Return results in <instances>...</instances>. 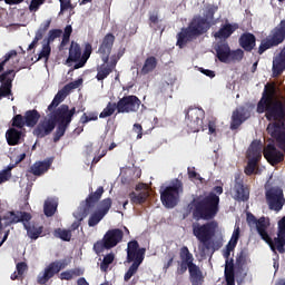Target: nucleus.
Returning a JSON list of instances; mask_svg holds the SVG:
<instances>
[{"instance_id":"nucleus-15","label":"nucleus","mask_w":285,"mask_h":285,"mask_svg":"<svg viewBox=\"0 0 285 285\" xmlns=\"http://www.w3.org/2000/svg\"><path fill=\"white\" fill-rule=\"evenodd\" d=\"M101 195H104V188L101 186L98 187L95 193L89 194V196L86 198L85 207L79 213L78 220L71 224V230L79 229L81 222H83V219L90 215V208H95V204L101 199Z\"/></svg>"},{"instance_id":"nucleus-33","label":"nucleus","mask_w":285,"mask_h":285,"mask_svg":"<svg viewBox=\"0 0 285 285\" xmlns=\"http://www.w3.org/2000/svg\"><path fill=\"white\" fill-rule=\"evenodd\" d=\"M66 97H68V92L65 88H62L55 95L51 104L47 108V111L55 112V110H57V108L59 107V104H61L66 99Z\"/></svg>"},{"instance_id":"nucleus-60","label":"nucleus","mask_w":285,"mask_h":285,"mask_svg":"<svg viewBox=\"0 0 285 285\" xmlns=\"http://www.w3.org/2000/svg\"><path fill=\"white\" fill-rule=\"evenodd\" d=\"M207 128L209 135H215V132H217V122H215V120H209Z\"/></svg>"},{"instance_id":"nucleus-25","label":"nucleus","mask_w":285,"mask_h":285,"mask_svg":"<svg viewBox=\"0 0 285 285\" xmlns=\"http://www.w3.org/2000/svg\"><path fill=\"white\" fill-rule=\"evenodd\" d=\"M52 161H55L53 158H47L42 161H36L28 170L31 175L35 177H41L42 175H46L48 170H50V167L52 166Z\"/></svg>"},{"instance_id":"nucleus-19","label":"nucleus","mask_w":285,"mask_h":285,"mask_svg":"<svg viewBox=\"0 0 285 285\" xmlns=\"http://www.w3.org/2000/svg\"><path fill=\"white\" fill-rule=\"evenodd\" d=\"M141 106V100L135 95L125 96L117 102L118 114L137 112Z\"/></svg>"},{"instance_id":"nucleus-50","label":"nucleus","mask_w":285,"mask_h":285,"mask_svg":"<svg viewBox=\"0 0 285 285\" xmlns=\"http://www.w3.org/2000/svg\"><path fill=\"white\" fill-rule=\"evenodd\" d=\"M110 208H112V199L111 198H105L100 203V209H98V210L101 212L105 215H108V212L110 210Z\"/></svg>"},{"instance_id":"nucleus-9","label":"nucleus","mask_w":285,"mask_h":285,"mask_svg":"<svg viewBox=\"0 0 285 285\" xmlns=\"http://www.w3.org/2000/svg\"><path fill=\"white\" fill-rule=\"evenodd\" d=\"M90 55H92V45L90 42L85 45L83 53L81 55V46L72 41L66 63H75L71 70H79V68H83L88 63Z\"/></svg>"},{"instance_id":"nucleus-3","label":"nucleus","mask_w":285,"mask_h":285,"mask_svg":"<svg viewBox=\"0 0 285 285\" xmlns=\"http://www.w3.org/2000/svg\"><path fill=\"white\" fill-rule=\"evenodd\" d=\"M32 215L27 212H7L3 216H0V235H3V228L12 226V224L22 223L27 235L30 239H39L43 235V226L30 223Z\"/></svg>"},{"instance_id":"nucleus-36","label":"nucleus","mask_w":285,"mask_h":285,"mask_svg":"<svg viewBox=\"0 0 285 285\" xmlns=\"http://www.w3.org/2000/svg\"><path fill=\"white\" fill-rule=\"evenodd\" d=\"M81 275H83V269L80 267H76L73 269H69L60 273L58 277L62 282L63 281L70 282V279H75V277H81Z\"/></svg>"},{"instance_id":"nucleus-10","label":"nucleus","mask_w":285,"mask_h":285,"mask_svg":"<svg viewBox=\"0 0 285 285\" xmlns=\"http://www.w3.org/2000/svg\"><path fill=\"white\" fill-rule=\"evenodd\" d=\"M124 242V230L119 228H114L107 230L101 240H97L94 244V250L96 255H101L105 250H110V248H115L117 244Z\"/></svg>"},{"instance_id":"nucleus-27","label":"nucleus","mask_w":285,"mask_h":285,"mask_svg":"<svg viewBox=\"0 0 285 285\" xmlns=\"http://www.w3.org/2000/svg\"><path fill=\"white\" fill-rule=\"evenodd\" d=\"M238 43L240 46V48H243V50H245V52H253V50H255V46L257 43V38L255 37V35L247 32V33H243L239 37Z\"/></svg>"},{"instance_id":"nucleus-30","label":"nucleus","mask_w":285,"mask_h":285,"mask_svg":"<svg viewBox=\"0 0 285 285\" xmlns=\"http://www.w3.org/2000/svg\"><path fill=\"white\" fill-rule=\"evenodd\" d=\"M21 137H23V131L17 128H9L6 132V139L9 146H19L21 144Z\"/></svg>"},{"instance_id":"nucleus-41","label":"nucleus","mask_w":285,"mask_h":285,"mask_svg":"<svg viewBox=\"0 0 285 285\" xmlns=\"http://www.w3.org/2000/svg\"><path fill=\"white\" fill-rule=\"evenodd\" d=\"M11 126V128H16L17 130H23L26 128V117L21 114L13 116Z\"/></svg>"},{"instance_id":"nucleus-61","label":"nucleus","mask_w":285,"mask_h":285,"mask_svg":"<svg viewBox=\"0 0 285 285\" xmlns=\"http://www.w3.org/2000/svg\"><path fill=\"white\" fill-rule=\"evenodd\" d=\"M233 250H235V246H233V245H230V244H227L226 250H225L224 254H223L226 261L229 259L230 253H233Z\"/></svg>"},{"instance_id":"nucleus-38","label":"nucleus","mask_w":285,"mask_h":285,"mask_svg":"<svg viewBox=\"0 0 285 285\" xmlns=\"http://www.w3.org/2000/svg\"><path fill=\"white\" fill-rule=\"evenodd\" d=\"M59 203L52 198L47 199L43 205V213L46 217H53L55 213H57V208Z\"/></svg>"},{"instance_id":"nucleus-21","label":"nucleus","mask_w":285,"mask_h":285,"mask_svg":"<svg viewBox=\"0 0 285 285\" xmlns=\"http://www.w3.org/2000/svg\"><path fill=\"white\" fill-rule=\"evenodd\" d=\"M261 238L263 239V242H265L272 252L275 253V255H277V252L281 255H284L285 253V234H281L279 232L277 233V237H275L274 239L271 237V235H268V229L261 236Z\"/></svg>"},{"instance_id":"nucleus-17","label":"nucleus","mask_w":285,"mask_h":285,"mask_svg":"<svg viewBox=\"0 0 285 285\" xmlns=\"http://www.w3.org/2000/svg\"><path fill=\"white\" fill-rule=\"evenodd\" d=\"M49 118H45L40 120L39 124L33 129V135L38 139H43V137H48V135H52V131L57 126H59V120L55 118V111L48 115Z\"/></svg>"},{"instance_id":"nucleus-46","label":"nucleus","mask_w":285,"mask_h":285,"mask_svg":"<svg viewBox=\"0 0 285 285\" xmlns=\"http://www.w3.org/2000/svg\"><path fill=\"white\" fill-rule=\"evenodd\" d=\"M104 217H106L105 214H102L101 212H95L94 214H91V216L89 217L88 220V226H90L91 228L97 226V224H99V222H101V219H104Z\"/></svg>"},{"instance_id":"nucleus-47","label":"nucleus","mask_w":285,"mask_h":285,"mask_svg":"<svg viewBox=\"0 0 285 285\" xmlns=\"http://www.w3.org/2000/svg\"><path fill=\"white\" fill-rule=\"evenodd\" d=\"M51 52H52V48L50 47V45H48V42H46L45 45H42V49L38 55L37 61H40V59H45V61H48V59H50Z\"/></svg>"},{"instance_id":"nucleus-64","label":"nucleus","mask_w":285,"mask_h":285,"mask_svg":"<svg viewBox=\"0 0 285 285\" xmlns=\"http://www.w3.org/2000/svg\"><path fill=\"white\" fill-rule=\"evenodd\" d=\"M71 35H72V26L68 24L65 28L62 37H65L66 39H70Z\"/></svg>"},{"instance_id":"nucleus-52","label":"nucleus","mask_w":285,"mask_h":285,"mask_svg":"<svg viewBox=\"0 0 285 285\" xmlns=\"http://www.w3.org/2000/svg\"><path fill=\"white\" fill-rule=\"evenodd\" d=\"M83 83V79L79 78L78 80L71 81L67 83L63 88L67 92H70L71 90H77L79 86Z\"/></svg>"},{"instance_id":"nucleus-4","label":"nucleus","mask_w":285,"mask_h":285,"mask_svg":"<svg viewBox=\"0 0 285 285\" xmlns=\"http://www.w3.org/2000/svg\"><path fill=\"white\" fill-rule=\"evenodd\" d=\"M179 259L177 262L176 275H184L186 271L189 273L190 281L194 285L202 284L204 282V273L202 268L195 264V256L188 249V246H183L179 249Z\"/></svg>"},{"instance_id":"nucleus-14","label":"nucleus","mask_w":285,"mask_h":285,"mask_svg":"<svg viewBox=\"0 0 285 285\" xmlns=\"http://www.w3.org/2000/svg\"><path fill=\"white\" fill-rule=\"evenodd\" d=\"M70 263L66 259L53 261L49 263L42 272H40L37 276V284L39 285H48V282L55 277V275H59L61 271L68 268Z\"/></svg>"},{"instance_id":"nucleus-59","label":"nucleus","mask_w":285,"mask_h":285,"mask_svg":"<svg viewBox=\"0 0 285 285\" xmlns=\"http://www.w3.org/2000/svg\"><path fill=\"white\" fill-rule=\"evenodd\" d=\"M132 130L137 134V139L144 137V127H141V124H134Z\"/></svg>"},{"instance_id":"nucleus-44","label":"nucleus","mask_w":285,"mask_h":285,"mask_svg":"<svg viewBox=\"0 0 285 285\" xmlns=\"http://www.w3.org/2000/svg\"><path fill=\"white\" fill-rule=\"evenodd\" d=\"M55 237H59V239H62V242H70L72 239V232L57 228L55 230Z\"/></svg>"},{"instance_id":"nucleus-29","label":"nucleus","mask_w":285,"mask_h":285,"mask_svg":"<svg viewBox=\"0 0 285 285\" xmlns=\"http://www.w3.org/2000/svg\"><path fill=\"white\" fill-rule=\"evenodd\" d=\"M50 23H52V20H46L40 24L32 42L28 47V50H35V48H37V45L39 43V41L43 39V36L46 35V32H48V30L50 29Z\"/></svg>"},{"instance_id":"nucleus-7","label":"nucleus","mask_w":285,"mask_h":285,"mask_svg":"<svg viewBox=\"0 0 285 285\" xmlns=\"http://www.w3.org/2000/svg\"><path fill=\"white\" fill-rule=\"evenodd\" d=\"M17 55V50L12 49L7 52L0 61V72H2L0 75V99H3L6 97H12V82L14 81V77H17V73H14L13 69L7 70L4 72L3 70L6 68V63H8L10 59H14Z\"/></svg>"},{"instance_id":"nucleus-8","label":"nucleus","mask_w":285,"mask_h":285,"mask_svg":"<svg viewBox=\"0 0 285 285\" xmlns=\"http://www.w3.org/2000/svg\"><path fill=\"white\" fill-rule=\"evenodd\" d=\"M55 116L53 119L59 121V125L56 128L53 134V144H57L61 140V137L66 135V130L70 128V124H72V117L77 115V108H71L68 105H61L56 110H53Z\"/></svg>"},{"instance_id":"nucleus-43","label":"nucleus","mask_w":285,"mask_h":285,"mask_svg":"<svg viewBox=\"0 0 285 285\" xmlns=\"http://www.w3.org/2000/svg\"><path fill=\"white\" fill-rule=\"evenodd\" d=\"M117 110V102H108L106 108L100 112L99 118L106 119L107 117H112Z\"/></svg>"},{"instance_id":"nucleus-16","label":"nucleus","mask_w":285,"mask_h":285,"mask_svg":"<svg viewBox=\"0 0 285 285\" xmlns=\"http://www.w3.org/2000/svg\"><path fill=\"white\" fill-rule=\"evenodd\" d=\"M206 112L204 109L189 108L186 112V124L189 132H199V130H206L204 126V117Z\"/></svg>"},{"instance_id":"nucleus-42","label":"nucleus","mask_w":285,"mask_h":285,"mask_svg":"<svg viewBox=\"0 0 285 285\" xmlns=\"http://www.w3.org/2000/svg\"><path fill=\"white\" fill-rule=\"evenodd\" d=\"M99 119V112L97 111H89L82 114L80 117L79 124H82V126H86V124H89V121H97Z\"/></svg>"},{"instance_id":"nucleus-18","label":"nucleus","mask_w":285,"mask_h":285,"mask_svg":"<svg viewBox=\"0 0 285 285\" xmlns=\"http://www.w3.org/2000/svg\"><path fill=\"white\" fill-rule=\"evenodd\" d=\"M232 197L236 202H248L250 198V190L244 185V177L237 173L234 175V185L232 187Z\"/></svg>"},{"instance_id":"nucleus-2","label":"nucleus","mask_w":285,"mask_h":285,"mask_svg":"<svg viewBox=\"0 0 285 285\" xmlns=\"http://www.w3.org/2000/svg\"><path fill=\"white\" fill-rule=\"evenodd\" d=\"M224 187L215 186L213 191L206 196H197L190 203V210L196 222L203 219L210 222L219 213V195H223Z\"/></svg>"},{"instance_id":"nucleus-31","label":"nucleus","mask_w":285,"mask_h":285,"mask_svg":"<svg viewBox=\"0 0 285 285\" xmlns=\"http://www.w3.org/2000/svg\"><path fill=\"white\" fill-rule=\"evenodd\" d=\"M239 28L237 24L225 23L214 33L215 39H229V37Z\"/></svg>"},{"instance_id":"nucleus-12","label":"nucleus","mask_w":285,"mask_h":285,"mask_svg":"<svg viewBox=\"0 0 285 285\" xmlns=\"http://www.w3.org/2000/svg\"><path fill=\"white\" fill-rule=\"evenodd\" d=\"M285 40V20H281V22L275 27L268 37L262 40L258 47V55H264L265 50H271V48H275L281 43H284Z\"/></svg>"},{"instance_id":"nucleus-62","label":"nucleus","mask_w":285,"mask_h":285,"mask_svg":"<svg viewBox=\"0 0 285 285\" xmlns=\"http://www.w3.org/2000/svg\"><path fill=\"white\" fill-rule=\"evenodd\" d=\"M168 257H169L168 262L165 263L163 267L165 273L166 271H168V268H170V266H173V263L175 262V255L169 254Z\"/></svg>"},{"instance_id":"nucleus-56","label":"nucleus","mask_w":285,"mask_h":285,"mask_svg":"<svg viewBox=\"0 0 285 285\" xmlns=\"http://www.w3.org/2000/svg\"><path fill=\"white\" fill-rule=\"evenodd\" d=\"M236 264H237L238 266H244V264H246V252L240 250V252L237 254Z\"/></svg>"},{"instance_id":"nucleus-57","label":"nucleus","mask_w":285,"mask_h":285,"mask_svg":"<svg viewBox=\"0 0 285 285\" xmlns=\"http://www.w3.org/2000/svg\"><path fill=\"white\" fill-rule=\"evenodd\" d=\"M17 268V273L18 275H20V277L23 275V273H26V271H28V264H26V262H20L16 265Z\"/></svg>"},{"instance_id":"nucleus-39","label":"nucleus","mask_w":285,"mask_h":285,"mask_svg":"<svg viewBox=\"0 0 285 285\" xmlns=\"http://www.w3.org/2000/svg\"><path fill=\"white\" fill-rule=\"evenodd\" d=\"M149 27H151L155 32H157V30H161V32H164L165 28L161 26V19H159V12L154 11V12H149Z\"/></svg>"},{"instance_id":"nucleus-55","label":"nucleus","mask_w":285,"mask_h":285,"mask_svg":"<svg viewBox=\"0 0 285 285\" xmlns=\"http://www.w3.org/2000/svg\"><path fill=\"white\" fill-rule=\"evenodd\" d=\"M188 177L189 179H196L197 181H204V178L202 177V175H199V173L195 171V167L193 168H188Z\"/></svg>"},{"instance_id":"nucleus-53","label":"nucleus","mask_w":285,"mask_h":285,"mask_svg":"<svg viewBox=\"0 0 285 285\" xmlns=\"http://www.w3.org/2000/svg\"><path fill=\"white\" fill-rule=\"evenodd\" d=\"M239 233H240L239 227H235V229L232 234V238L228 242L229 245L235 246V247L237 246V243L239 242Z\"/></svg>"},{"instance_id":"nucleus-5","label":"nucleus","mask_w":285,"mask_h":285,"mask_svg":"<svg viewBox=\"0 0 285 285\" xmlns=\"http://www.w3.org/2000/svg\"><path fill=\"white\" fill-rule=\"evenodd\" d=\"M219 225L216 220H210L205 224L194 223L191 225L193 235L198 239L202 245L200 252L206 255L208 250H213L215 243H213V237H215L217 233V227Z\"/></svg>"},{"instance_id":"nucleus-48","label":"nucleus","mask_w":285,"mask_h":285,"mask_svg":"<svg viewBox=\"0 0 285 285\" xmlns=\"http://www.w3.org/2000/svg\"><path fill=\"white\" fill-rule=\"evenodd\" d=\"M63 35L61 29H51L48 33L47 43L50 46L55 39H59Z\"/></svg>"},{"instance_id":"nucleus-24","label":"nucleus","mask_w":285,"mask_h":285,"mask_svg":"<svg viewBox=\"0 0 285 285\" xmlns=\"http://www.w3.org/2000/svg\"><path fill=\"white\" fill-rule=\"evenodd\" d=\"M248 117H250V114L246 107L242 106L236 108L232 114L230 130H237Z\"/></svg>"},{"instance_id":"nucleus-45","label":"nucleus","mask_w":285,"mask_h":285,"mask_svg":"<svg viewBox=\"0 0 285 285\" xmlns=\"http://www.w3.org/2000/svg\"><path fill=\"white\" fill-rule=\"evenodd\" d=\"M112 262H115V254H107L100 263V271H102V273H107Z\"/></svg>"},{"instance_id":"nucleus-1","label":"nucleus","mask_w":285,"mask_h":285,"mask_svg":"<svg viewBox=\"0 0 285 285\" xmlns=\"http://www.w3.org/2000/svg\"><path fill=\"white\" fill-rule=\"evenodd\" d=\"M219 10L218 7L208 4L202 16H196L191 19L186 28H183L180 32L177 33V42L176 46L178 48H186V45L190 43V41H195L197 37H202V35H206L209 28L215 26V12Z\"/></svg>"},{"instance_id":"nucleus-58","label":"nucleus","mask_w":285,"mask_h":285,"mask_svg":"<svg viewBox=\"0 0 285 285\" xmlns=\"http://www.w3.org/2000/svg\"><path fill=\"white\" fill-rule=\"evenodd\" d=\"M72 8L71 0H60V12H66V10H70Z\"/></svg>"},{"instance_id":"nucleus-22","label":"nucleus","mask_w":285,"mask_h":285,"mask_svg":"<svg viewBox=\"0 0 285 285\" xmlns=\"http://www.w3.org/2000/svg\"><path fill=\"white\" fill-rule=\"evenodd\" d=\"M115 35L107 33L100 42L98 53L100 55V59L104 63H108V61H110V53L112 52V48L115 46Z\"/></svg>"},{"instance_id":"nucleus-40","label":"nucleus","mask_w":285,"mask_h":285,"mask_svg":"<svg viewBox=\"0 0 285 285\" xmlns=\"http://www.w3.org/2000/svg\"><path fill=\"white\" fill-rule=\"evenodd\" d=\"M111 72H112V68L108 67V65L106 66V63L104 62V65H101L97 69V75H96L97 81H104V79H108V76Z\"/></svg>"},{"instance_id":"nucleus-20","label":"nucleus","mask_w":285,"mask_h":285,"mask_svg":"<svg viewBox=\"0 0 285 285\" xmlns=\"http://www.w3.org/2000/svg\"><path fill=\"white\" fill-rule=\"evenodd\" d=\"M266 200L269 210H275L279 213L284 208L285 199L284 191L279 188H271L266 191Z\"/></svg>"},{"instance_id":"nucleus-23","label":"nucleus","mask_w":285,"mask_h":285,"mask_svg":"<svg viewBox=\"0 0 285 285\" xmlns=\"http://www.w3.org/2000/svg\"><path fill=\"white\" fill-rule=\"evenodd\" d=\"M263 155L271 166H277V164H282V161H284V153L277 149L273 144H268L263 149Z\"/></svg>"},{"instance_id":"nucleus-35","label":"nucleus","mask_w":285,"mask_h":285,"mask_svg":"<svg viewBox=\"0 0 285 285\" xmlns=\"http://www.w3.org/2000/svg\"><path fill=\"white\" fill-rule=\"evenodd\" d=\"M225 281L227 285H235V264L233 263V259L226 261Z\"/></svg>"},{"instance_id":"nucleus-11","label":"nucleus","mask_w":285,"mask_h":285,"mask_svg":"<svg viewBox=\"0 0 285 285\" xmlns=\"http://www.w3.org/2000/svg\"><path fill=\"white\" fill-rule=\"evenodd\" d=\"M184 193V183L176 179L171 185L160 191V202L165 208H175L179 204V195Z\"/></svg>"},{"instance_id":"nucleus-37","label":"nucleus","mask_w":285,"mask_h":285,"mask_svg":"<svg viewBox=\"0 0 285 285\" xmlns=\"http://www.w3.org/2000/svg\"><path fill=\"white\" fill-rule=\"evenodd\" d=\"M157 68V58L154 56L148 57L140 70L141 75H150Z\"/></svg>"},{"instance_id":"nucleus-26","label":"nucleus","mask_w":285,"mask_h":285,"mask_svg":"<svg viewBox=\"0 0 285 285\" xmlns=\"http://www.w3.org/2000/svg\"><path fill=\"white\" fill-rule=\"evenodd\" d=\"M247 224H249V226H256V230L259 237H262V235H264L268 230V223H266V217H261L259 219H257L255 215L248 213Z\"/></svg>"},{"instance_id":"nucleus-34","label":"nucleus","mask_w":285,"mask_h":285,"mask_svg":"<svg viewBox=\"0 0 285 285\" xmlns=\"http://www.w3.org/2000/svg\"><path fill=\"white\" fill-rule=\"evenodd\" d=\"M148 197H150V193H148L147 190L140 191L139 194L131 191L129 194V199L131 202V204L139 206L141 204H146V202L148 200Z\"/></svg>"},{"instance_id":"nucleus-6","label":"nucleus","mask_w":285,"mask_h":285,"mask_svg":"<svg viewBox=\"0 0 285 285\" xmlns=\"http://www.w3.org/2000/svg\"><path fill=\"white\" fill-rule=\"evenodd\" d=\"M144 259H146V247H139V242L130 240L127 244V262L131 265L125 273V282H130L134 275H137V271L144 264Z\"/></svg>"},{"instance_id":"nucleus-54","label":"nucleus","mask_w":285,"mask_h":285,"mask_svg":"<svg viewBox=\"0 0 285 285\" xmlns=\"http://www.w3.org/2000/svg\"><path fill=\"white\" fill-rule=\"evenodd\" d=\"M43 3H46L45 0H31L29 4L30 12H37V10H39V7L43 6Z\"/></svg>"},{"instance_id":"nucleus-49","label":"nucleus","mask_w":285,"mask_h":285,"mask_svg":"<svg viewBox=\"0 0 285 285\" xmlns=\"http://www.w3.org/2000/svg\"><path fill=\"white\" fill-rule=\"evenodd\" d=\"M244 59V50L236 49L229 51V63L230 61H242Z\"/></svg>"},{"instance_id":"nucleus-51","label":"nucleus","mask_w":285,"mask_h":285,"mask_svg":"<svg viewBox=\"0 0 285 285\" xmlns=\"http://www.w3.org/2000/svg\"><path fill=\"white\" fill-rule=\"evenodd\" d=\"M11 178H12V167H9L0 171V184H6V181H10Z\"/></svg>"},{"instance_id":"nucleus-13","label":"nucleus","mask_w":285,"mask_h":285,"mask_svg":"<svg viewBox=\"0 0 285 285\" xmlns=\"http://www.w3.org/2000/svg\"><path fill=\"white\" fill-rule=\"evenodd\" d=\"M246 158L248 161L244 169L245 175H247V177L257 175V166H259V161H262V141H252L247 149Z\"/></svg>"},{"instance_id":"nucleus-28","label":"nucleus","mask_w":285,"mask_h":285,"mask_svg":"<svg viewBox=\"0 0 285 285\" xmlns=\"http://www.w3.org/2000/svg\"><path fill=\"white\" fill-rule=\"evenodd\" d=\"M216 57L222 63H230V46L227 42H220L216 46Z\"/></svg>"},{"instance_id":"nucleus-32","label":"nucleus","mask_w":285,"mask_h":285,"mask_svg":"<svg viewBox=\"0 0 285 285\" xmlns=\"http://www.w3.org/2000/svg\"><path fill=\"white\" fill-rule=\"evenodd\" d=\"M41 119V114L37 109H30L24 112V121L27 128H35Z\"/></svg>"},{"instance_id":"nucleus-63","label":"nucleus","mask_w":285,"mask_h":285,"mask_svg":"<svg viewBox=\"0 0 285 285\" xmlns=\"http://www.w3.org/2000/svg\"><path fill=\"white\" fill-rule=\"evenodd\" d=\"M278 233L285 235V216L278 222Z\"/></svg>"}]
</instances>
